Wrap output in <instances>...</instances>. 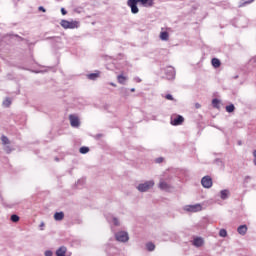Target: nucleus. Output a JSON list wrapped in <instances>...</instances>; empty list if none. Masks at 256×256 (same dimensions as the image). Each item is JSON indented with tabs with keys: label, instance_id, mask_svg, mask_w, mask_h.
<instances>
[{
	"label": "nucleus",
	"instance_id": "obj_1",
	"mask_svg": "<svg viewBox=\"0 0 256 256\" xmlns=\"http://www.w3.org/2000/svg\"><path fill=\"white\" fill-rule=\"evenodd\" d=\"M61 27L63 29H78L79 28V22L74 20H61L60 22Z\"/></svg>",
	"mask_w": 256,
	"mask_h": 256
},
{
	"label": "nucleus",
	"instance_id": "obj_2",
	"mask_svg": "<svg viewBox=\"0 0 256 256\" xmlns=\"http://www.w3.org/2000/svg\"><path fill=\"white\" fill-rule=\"evenodd\" d=\"M155 185V182L153 180L150 181H146L144 183H141L137 186L138 191H140V193H147V191H149V189L153 188Z\"/></svg>",
	"mask_w": 256,
	"mask_h": 256
},
{
	"label": "nucleus",
	"instance_id": "obj_3",
	"mask_svg": "<svg viewBox=\"0 0 256 256\" xmlns=\"http://www.w3.org/2000/svg\"><path fill=\"white\" fill-rule=\"evenodd\" d=\"M116 240L120 241L121 243H127L129 241V234L125 231H120L115 234Z\"/></svg>",
	"mask_w": 256,
	"mask_h": 256
},
{
	"label": "nucleus",
	"instance_id": "obj_4",
	"mask_svg": "<svg viewBox=\"0 0 256 256\" xmlns=\"http://www.w3.org/2000/svg\"><path fill=\"white\" fill-rule=\"evenodd\" d=\"M137 3H139V0H128L127 1V5H128V7H130L131 13H133V15H137V13H139V7H137Z\"/></svg>",
	"mask_w": 256,
	"mask_h": 256
},
{
	"label": "nucleus",
	"instance_id": "obj_5",
	"mask_svg": "<svg viewBox=\"0 0 256 256\" xmlns=\"http://www.w3.org/2000/svg\"><path fill=\"white\" fill-rule=\"evenodd\" d=\"M201 209H203L201 204L186 205L184 207V211H188V213H197V212L201 211Z\"/></svg>",
	"mask_w": 256,
	"mask_h": 256
},
{
	"label": "nucleus",
	"instance_id": "obj_6",
	"mask_svg": "<svg viewBox=\"0 0 256 256\" xmlns=\"http://www.w3.org/2000/svg\"><path fill=\"white\" fill-rule=\"evenodd\" d=\"M201 185L205 189H211V187H213V179H211L210 176H204L201 180Z\"/></svg>",
	"mask_w": 256,
	"mask_h": 256
},
{
	"label": "nucleus",
	"instance_id": "obj_7",
	"mask_svg": "<svg viewBox=\"0 0 256 256\" xmlns=\"http://www.w3.org/2000/svg\"><path fill=\"white\" fill-rule=\"evenodd\" d=\"M185 121V118L181 115H176L171 117V125L178 126L183 125V122Z\"/></svg>",
	"mask_w": 256,
	"mask_h": 256
},
{
	"label": "nucleus",
	"instance_id": "obj_8",
	"mask_svg": "<svg viewBox=\"0 0 256 256\" xmlns=\"http://www.w3.org/2000/svg\"><path fill=\"white\" fill-rule=\"evenodd\" d=\"M69 121H70L71 127L77 128V127H79V125H81V122L79 121V117H77L73 114H71L69 116Z\"/></svg>",
	"mask_w": 256,
	"mask_h": 256
},
{
	"label": "nucleus",
	"instance_id": "obj_9",
	"mask_svg": "<svg viewBox=\"0 0 256 256\" xmlns=\"http://www.w3.org/2000/svg\"><path fill=\"white\" fill-rule=\"evenodd\" d=\"M167 79H175V68L173 66H168L165 70Z\"/></svg>",
	"mask_w": 256,
	"mask_h": 256
},
{
	"label": "nucleus",
	"instance_id": "obj_10",
	"mask_svg": "<svg viewBox=\"0 0 256 256\" xmlns=\"http://www.w3.org/2000/svg\"><path fill=\"white\" fill-rule=\"evenodd\" d=\"M159 189H161L162 191H170L171 190V185H169L167 182L165 181H160L159 183Z\"/></svg>",
	"mask_w": 256,
	"mask_h": 256
},
{
	"label": "nucleus",
	"instance_id": "obj_11",
	"mask_svg": "<svg viewBox=\"0 0 256 256\" xmlns=\"http://www.w3.org/2000/svg\"><path fill=\"white\" fill-rule=\"evenodd\" d=\"M99 75H101V72L96 71L95 73L88 74L87 77L90 81H95L96 79H99Z\"/></svg>",
	"mask_w": 256,
	"mask_h": 256
},
{
	"label": "nucleus",
	"instance_id": "obj_12",
	"mask_svg": "<svg viewBox=\"0 0 256 256\" xmlns=\"http://www.w3.org/2000/svg\"><path fill=\"white\" fill-rule=\"evenodd\" d=\"M194 247H202L203 246V238L197 237L193 240Z\"/></svg>",
	"mask_w": 256,
	"mask_h": 256
},
{
	"label": "nucleus",
	"instance_id": "obj_13",
	"mask_svg": "<svg viewBox=\"0 0 256 256\" xmlns=\"http://www.w3.org/2000/svg\"><path fill=\"white\" fill-rule=\"evenodd\" d=\"M64 218H65V213L63 212H56L54 214L55 221H63Z\"/></svg>",
	"mask_w": 256,
	"mask_h": 256
},
{
	"label": "nucleus",
	"instance_id": "obj_14",
	"mask_svg": "<svg viewBox=\"0 0 256 256\" xmlns=\"http://www.w3.org/2000/svg\"><path fill=\"white\" fill-rule=\"evenodd\" d=\"M144 7H153V0H138Z\"/></svg>",
	"mask_w": 256,
	"mask_h": 256
},
{
	"label": "nucleus",
	"instance_id": "obj_15",
	"mask_svg": "<svg viewBox=\"0 0 256 256\" xmlns=\"http://www.w3.org/2000/svg\"><path fill=\"white\" fill-rule=\"evenodd\" d=\"M239 235H246L247 234V225H241L237 229Z\"/></svg>",
	"mask_w": 256,
	"mask_h": 256
},
{
	"label": "nucleus",
	"instance_id": "obj_16",
	"mask_svg": "<svg viewBox=\"0 0 256 256\" xmlns=\"http://www.w3.org/2000/svg\"><path fill=\"white\" fill-rule=\"evenodd\" d=\"M65 253H67V248L62 246L56 251V256H65Z\"/></svg>",
	"mask_w": 256,
	"mask_h": 256
},
{
	"label": "nucleus",
	"instance_id": "obj_17",
	"mask_svg": "<svg viewBox=\"0 0 256 256\" xmlns=\"http://www.w3.org/2000/svg\"><path fill=\"white\" fill-rule=\"evenodd\" d=\"M160 39L161 41H169V32L167 31L160 32Z\"/></svg>",
	"mask_w": 256,
	"mask_h": 256
},
{
	"label": "nucleus",
	"instance_id": "obj_18",
	"mask_svg": "<svg viewBox=\"0 0 256 256\" xmlns=\"http://www.w3.org/2000/svg\"><path fill=\"white\" fill-rule=\"evenodd\" d=\"M211 63H212V66L215 68V69H218V67H221V60L217 59V58H213L211 60Z\"/></svg>",
	"mask_w": 256,
	"mask_h": 256
},
{
	"label": "nucleus",
	"instance_id": "obj_19",
	"mask_svg": "<svg viewBox=\"0 0 256 256\" xmlns=\"http://www.w3.org/2000/svg\"><path fill=\"white\" fill-rule=\"evenodd\" d=\"M107 221L109 223H113V225H115L116 227H118V225H119V219H117V218H115L113 216L107 217Z\"/></svg>",
	"mask_w": 256,
	"mask_h": 256
},
{
	"label": "nucleus",
	"instance_id": "obj_20",
	"mask_svg": "<svg viewBox=\"0 0 256 256\" xmlns=\"http://www.w3.org/2000/svg\"><path fill=\"white\" fill-rule=\"evenodd\" d=\"M221 199L225 200L229 198V190H222L220 192Z\"/></svg>",
	"mask_w": 256,
	"mask_h": 256
},
{
	"label": "nucleus",
	"instance_id": "obj_21",
	"mask_svg": "<svg viewBox=\"0 0 256 256\" xmlns=\"http://www.w3.org/2000/svg\"><path fill=\"white\" fill-rule=\"evenodd\" d=\"M221 104V101H219V99H217V98H214L213 100H212V106L214 107V109H219V105Z\"/></svg>",
	"mask_w": 256,
	"mask_h": 256
},
{
	"label": "nucleus",
	"instance_id": "obj_22",
	"mask_svg": "<svg viewBox=\"0 0 256 256\" xmlns=\"http://www.w3.org/2000/svg\"><path fill=\"white\" fill-rule=\"evenodd\" d=\"M117 79H118V83H120V85H125V81H127V78L123 75H118Z\"/></svg>",
	"mask_w": 256,
	"mask_h": 256
},
{
	"label": "nucleus",
	"instance_id": "obj_23",
	"mask_svg": "<svg viewBox=\"0 0 256 256\" xmlns=\"http://www.w3.org/2000/svg\"><path fill=\"white\" fill-rule=\"evenodd\" d=\"M146 248L148 251H155V244H153L152 242H149L146 244Z\"/></svg>",
	"mask_w": 256,
	"mask_h": 256
},
{
	"label": "nucleus",
	"instance_id": "obj_24",
	"mask_svg": "<svg viewBox=\"0 0 256 256\" xmlns=\"http://www.w3.org/2000/svg\"><path fill=\"white\" fill-rule=\"evenodd\" d=\"M226 111H227V113H233V111H235V105L230 104V105L226 106Z\"/></svg>",
	"mask_w": 256,
	"mask_h": 256
},
{
	"label": "nucleus",
	"instance_id": "obj_25",
	"mask_svg": "<svg viewBox=\"0 0 256 256\" xmlns=\"http://www.w3.org/2000/svg\"><path fill=\"white\" fill-rule=\"evenodd\" d=\"M10 220L12 221V223H19V216L13 214L11 215Z\"/></svg>",
	"mask_w": 256,
	"mask_h": 256
},
{
	"label": "nucleus",
	"instance_id": "obj_26",
	"mask_svg": "<svg viewBox=\"0 0 256 256\" xmlns=\"http://www.w3.org/2000/svg\"><path fill=\"white\" fill-rule=\"evenodd\" d=\"M88 151H89V147H87V146H83V147L80 148V153L82 155L87 154Z\"/></svg>",
	"mask_w": 256,
	"mask_h": 256
},
{
	"label": "nucleus",
	"instance_id": "obj_27",
	"mask_svg": "<svg viewBox=\"0 0 256 256\" xmlns=\"http://www.w3.org/2000/svg\"><path fill=\"white\" fill-rule=\"evenodd\" d=\"M1 141L3 143V145H9V138H7V136H2L1 137Z\"/></svg>",
	"mask_w": 256,
	"mask_h": 256
},
{
	"label": "nucleus",
	"instance_id": "obj_28",
	"mask_svg": "<svg viewBox=\"0 0 256 256\" xmlns=\"http://www.w3.org/2000/svg\"><path fill=\"white\" fill-rule=\"evenodd\" d=\"M3 105H4V107H10V105H11V99L6 98V99L3 101Z\"/></svg>",
	"mask_w": 256,
	"mask_h": 256
},
{
	"label": "nucleus",
	"instance_id": "obj_29",
	"mask_svg": "<svg viewBox=\"0 0 256 256\" xmlns=\"http://www.w3.org/2000/svg\"><path fill=\"white\" fill-rule=\"evenodd\" d=\"M219 236H220V237H227V230L221 229V230L219 231Z\"/></svg>",
	"mask_w": 256,
	"mask_h": 256
},
{
	"label": "nucleus",
	"instance_id": "obj_30",
	"mask_svg": "<svg viewBox=\"0 0 256 256\" xmlns=\"http://www.w3.org/2000/svg\"><path fill=\"white\" fill-rule=\"evenodd\" d=\"M165 99H167L168 101H175V98H173V95H171V94H167L165 96Z\"/></svg>",
	"mask_w": 256,
	"mask_h": 256
},
{
	"label": "nucleus",
	"instance_id": "obj_31",
	"mask_svg": "<svg viewBox=\"0 0 256 256\" xmlns=\"http://www.w3.org/2000/svg\"><path fill=\"white\" fill-rule=\"evenodd\" d=\"M4 151H6V153H11V147L10 146H5Z\"/></svg>",
	"mask_w": 256,
	"mask_h": 256
},
{
	"label": "nucleus",
	"instance_id": "obj_32",
	"mask_svg": "<svg viewBox=\"0 0 256 256\" xmlns=\"http://www.w3.org/2000/svg\"><path fill=\"white\" fill-rule=\"evenodd\" d=\"M45 256H53V252L48 250L45 252Z\"/></svg>",
	"mask_w": 256,
	"mask_h": 256
},
{
	"label": "nucleus",
	"instance_id": "obj_33",
	"mask_svg": "<svg viewBox=\"0 0 256 256\" xmlns=\"http://www.w3.org/2000/svg\"><path fill=\"white\" fill-rule=\"evenodd\" d=\"M38 11H42L43 13H45L47 10H45V8H44L43 6H40V7L38 8Z\"/></svg>",
	"mask_w": 256,
	"mask_h": 256
},
{
	"label": "nucleus",
	"instance_id": "obj_34",
	"mask_svg": "<svg viewBox=\"0 0 256 256\" xmlns=\"http://www.w3.org/2000/svg\"><path fill=\"white\" fill-rule=\"evenodd\" d=\"M156 163H163V157L157 158Z\"/></svg>",
	"mask_w": 256,
	"mask_h": 256
},
{
	"label": "nucleus",
	"instance_id": "obj_35",
	"mask_svg": "<svg viewBox=\"0 0 256 256\" xmlns=\"http://www.w3.org/2000/svg\"><path fill=\"white\" fill-rule=\"evenodd\" d=\"M61 13H62V15H66L67 14V10H65V8H61Z\"/></svg>",
	"mask_w": 256,
	"mask_h": 256
},
{
	"label": "nucleus",
	"instance_id": "obj_36",
	"mask_svg": "<svg viewBox=\"0 0 256 256\" xmlns=\"http://www.w3.org/2000/svg\"><path fill=\"white\" fill-rule=\"evenodd\" d=\"M253 155H254V161H253V163H254V165H256V150H254Z\"/></svg>",
	"mask_w": 256,
	"mask_h": 256
},
{
	"label": "nucleus",
	"instance_id": "obj_37",
	"mask_svg": "<svg viewBox=\"0 0 256 256\" xmlns=\"http://www.w3.org/2000/svg\"><path fill=\"white\" fill-rule=\"evenodd\" d=\"M134 81H136V83H141V78L136 77V78H134Z\"/></svg>",
	"mask_w": 256,
	"mask_h": 256
},
{
	"label": "nucleus",
	"instance_id": "obj_38",
	"mask_svg": "<svg viewBox=\"0 0 256 256\" xmlns=\"http://www.w3.org/2000/svg\"><path fill=\"white\" fill-rule=\"evenodd\" d=\"M251 61H252L253 63H256V56H254V57L251 59Z\"/></svg>",
	"mask_w": 256,
	"mask_h": 256
},
{
	"label": "nucleus",
	"instance_id": "obj_39",
	"mask_svg": "<svg viewBox=\"0 0 256 256\" xmlns=\"http://www.w3.org/2000/svg\"><path fill=\"white\" fill-rule=\"evenodd\" d=\"M110 85H111L112 87H117V85H116L115 83H113V82H111Z\"/></svg>",
	"mask_w": 256,
	"mask_h": 256
},
{
	"label": "nucleus",
	"instance_id": "obj_40",
	"mask_svg": "<svg viewBox=\"0 0 256 256\" xmlns=\"http://www.w3.org/2000/svg\"><path fill=\"white\" fill-rule=\"evenodd\" d=\"M131 93H135V88L130 89Z\"/></svg>",
	"mask_w": 256,
	"mask_h": 256
},
{
	"label": "nucleus",
	"instance_id": "obj_41",
	"mask_svg": "<svg viewBox=\"0 0 256 256\" xmlns=\"http://www.w3.org/2000/svg\"><path fill=\"white\" fill-rule=\"evenodd\" d=\"M40 227H45V223L42 222V223L40 224Z\"/></svg>",
	"mask_w": 256,
	"mask_h": 256
},
{
	"label": "nucleus",
	"instance_id": "obj_42",
	"mask_svg": "<svg viewBox=\"0 0 256 256\" xmlns=\"http://www.w3.org/2000/svg\"><path fill=\"white\" fill-rule=\"evenodd\" d=\"M199 107H201V105H199V104H196V109H199Z\"/></svg>",
	"mask_w": 256,
	"mask_h": 256
},
{
	"label": "nucleus",
	"instance_id": "obj_43",
	"mask_svg": "<svg viewBox=\"0 0 256 256\" xmlns=\"http://www.w3.org/2000/svg\"><path fill=\"white\" fill-rule=\"evenodd\" d=\"M246 4H249V3H253V0H251L250 2H245Z\"/></svg>",
	"mask_w": 256,
	"mask_h": 256
}]
</instances>
